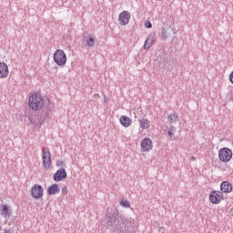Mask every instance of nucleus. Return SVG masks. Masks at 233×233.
Returning a JSON list of instances; mask_svg holds the SVG:
<instances>
[{
  "instance_id": "17",
  "label": "nucleus",
  "mask_w": 233,
  "mask_h": 233,
  "mask_svg": "<svg viewBox=\"0 0 233 233\" xmlns=\"http://www.w3.org/2000/svg\"><path fill=\"white\" fill-rule=\"evenodd\" d=\"M119 121L120 125H122V127H125L126 128H128V127L132 125V119L127 116H121Z\"/></svg>"
},
{
  "instance_id": "11",
  "label": "nucleus",
  "mask_w": 233,
  "mask_h": 233,
  "mask_svg": "<svg viewBox=\"0 0 233 233\" xmlns=\"http://www.w3.org/2000/svg\"><path fill=\"white\" fill-rule=\"evenodd\" d=\"M66 169L65 168H60L58 169L53 176L54 181L59 182L63 181V179H66Z\"/></svg>"
},
{
  "instance_id": "5",
  "label": "nucleus",
  "mask_w": 233,
  "mask_h": 233,
  "mask_svg": "<svg viewBox=\"0 0 233 233\" xmlns=\"http://www.w3.org/2000/svg\"><path fill=\"white\" fill-rule=\"evenodd\" d=\"M218 159L222 163H228L232 159V150L228 147H222L218 151Z\"/></svg>"
},
{
  "instance_id": "19",
  "label": "nucleus",
  "mask_w": 233,
  "mask_h": 233,
  "mask_svg": "<svg viewBox=\"0 0 233 233\" xmlns=\"http://www.w3.org/2000/svg\"><path fill=\"white\" fill-rule=\"evenodd\" d=\"M178 120H179V116H177V113H173V114L171 113L167 116V121H168V123H170V125H172L174 123H177Z\"/></svg>"
},
{
  "instance_id": "13",
  "label": "nucleus",
  "mask_w": 233,
  "mask_h": 233,
  "mask_svg": "<svg viewBox=\"0 0 233 233\" xmlns=\"http://www.w3.org/2000/svg\"><path fill=\"white\" fill-rule=\"evenodd\" d=\"M232 184L228 181H223L220 184V192H222V194H230V192H232Z\"/></svg>"
},
{
  "instance_id": "14",
  "label": "nucleus",
  "mask_w": 233,
  "mask_h": 233,
  "mask_svg": "<svg viewBox=\"0 0 233 233\" xmlns=\"http://www.w3.org/2000/svg\"><path fill=\"white\" fill-rule=\"evenodd\" d=\"M8 65L5 62H0V79H5V77H8Z\"/></svg>"
},
{
  "instance_id": "29",
  "label": "nucleus",
  "mask_w": 233,
  "mask_h": 233,
  "mask_svg": "<svg viewBox=\"0 0 233 233\" xmlns=\"http://www.w3.org/2000/svg\"><path fill=\"white\" fill-rule=\"evenodd\" d=\"M191 159L195 160V159H196V157H191Z\"/></svg>"
},
{
  "instance_id": "16",
  "label": "nucleus",
  "mask_w": 233,
  "mask_h": 233,
  "mask_svg": "<svg viewBox=\"0 0 233 233\" xmlns=\"http://www.w3.org/2000/svg\"><path fill=\"white\" fill-rule=\"evenodd\" d=\"M61 192V188H59V185L53 184L47 188L48 196H56V194H59Z\"/></svg>"
},
{
  "instance_id": "8",
  "label": "nucleus",
  "mask_w": 233,
  "mask_h": 233,
  "mask_svg": "<svg viewBox=\"0 0 233 233\" xmlns=\"http://www.w3.org/2000/svg\"><path fill=\"white\" fill-rule=\"evenodd\" d=\"M45 194L43 186L35 184L31 187V196L34 199H41Z\"/></svg>"
},
{
  "instance_id": "26",
  "label": "nucleus",
  "mask_w": 233,
  "mask_h": 233,
  "mask_svg": "<svg viewBox=\"0 0 233 233\" xmlns=\"http://www.w3.org/2000/svg\"><path fill=\"white\" fill-rule=\"evenodd\" d=\"M144 25H145L146 28H152V22H150L148 20H147Z\"/></svg>"
},
{
  "instance_id": "27",
  "label": "nucleus",
  "mask_w": 233,
  "mask_h": 233,
  "mask_svg": "<svg viewBox=\"0 0 233 233\" xmlns=\"http://www.w3.org/2000/svg\"><path fill=\"white\" fill-rule=\"evenodd\" d=\"M229 81H230V83H232V85H233V71L230 73V75H229Z\"/></svg>"
},
{
  "instance_id": "9",
  "label": "nucleus",
  "mask_w": 233,
  "mask_h": 233,
  "mask_svg": "<svg viewBox=\"0 0 233 233\" xmlns=\"http://www.w3.org/2000/svg\"><path fill=\"white\" fill-rule=\"evenodd\" d=\"M119 25L125 26L130 23V14L128 11H122L118 16Z\"/></svg>"
},
{
  "instance_id": "24",
  "label": "nucleus",
  "mask_w": 233,
  "mask_h": 233,
  "mask_svg": "<svg viewBox=\"0 0 233 233\" xmlns=\"http://www.w3.org/2000/svg\"><path fill=\"white\" fill-rule=\"evenodd\" d=\"M56 167H60L61 168H66V164L63 160L56 161Z\"/></svg>"
},
{
  "instance_id": "12",
  "label": "nucleus",
  "mask_w": 233,
  "mask_h": 233,
  "mask_svg": "<svg viewBox=\"0 0 233 233\" xmlns=\"http://www.w3.org/2000/svg\"><path fill=\"white\" fill-rule=\"evenodd\" d=\"M82 45H84V46H88L89 48H94V46H96V39L91 35H88L87 36L83 37Z\"/></svg>"
},
{
  "instance_id": "28",
  "label": "nucleus",
  "mask_w": 233,
  "mask_h": 233,
  "mask_svg": "<svg viewBox=\"0 0 233 233\" xmlns=\"http://www.w3.org/2000/svg\"><path fill=\"white\" fill-rule=\"evenodd\" d=\"M5 233H14V230H12V229H5Z\"/></svg>"
},
{
  "instance_id": "21",
  "label": "nucleus",
  "mask_w": 233,
  "mask_h": 233,
  "mask_svg": "<svg viewBox=\"0 0 233 233\" xmlns=\"http://www.w3.org/2000/svg\"><path fill=\"white\" fill-rule=\"evenodd\" d=\"M159 36L161 37V39H163V41H167V39H168V33H167V28L162 27Z\"/></svg>"
},
{
  "instance_id": "7",
  "label": "nucleus",
  "mask_w": 233,
  "mask_h": 233,
  "mask_svg": "<svg viewBox=\"0 0 233 233\" xmlns=\"http://www.w3.org/2000/svg\"><path fill=\"white\" fill-rule=\"evenodd\" d=\"M225 198H223V192L218 190H213L209 193V201L213 205H219L220 201H223Z\"/></svg>"
},
{
  "instance_id": "18",
  "label": "nucleus",
  "mask_w": 233,
  "mask_h": 233,
  "mask_svg": "<svg viewBox=\"0 0 233 233\" xmlns=\"http://www.w3.org/2000/svg\"><path fill=\"white\" fill-rule=\"evenodd\" d=\"M140 128L142 130H147V128H150V121L147 118H142L138 121Z\"/></svg>"
},
{
  "instance_id": "15",
  "label": "nucleus",
  "mask_w": 233,
  "mask_h": 233,
  "mask_svg": "<svg viewBox=\"0 0 233 233\" xmlns=\"http://www.w3.org/2000/svg\"><path fill=\"white\" fill-rule=\"evenodd\" d=\"M154 39H156V34L151 33L147 35L144 44V50H148L152 46Z\"/></svg>"
},
{
  "instance_id": "10",
  "label": "nucleus",
  "mask_w": 233,
  "mask_h": 233,
  "mask_svg": "<svg viewBox=\"0 0 233 233\" xmlns=\"http://www.w3.org/2000/svg\"><path fill=\"white\" fill-rule=\"evenodd\" d=\"M141 150L142 152H150V150H152V139H150L149 137H146L144 139H142L141 144Z\"/></svg>"
},
{
  "instance_id": "6",
  "label": "nucleus",
  "mask_w": 233,
  "mask_h": 233,
  "mask_svg": "<svg viewBox=\"0 0 233 233\" xmlns=\"http://www.w3.org/2000/svg\"><path fill=\"white\" fill-rule=\"evenodd\" d=\"M42 159H43V165L44 168L46 170H48L52 165V158L50 155V149L48 147H43L42 149Z\"/></svg>"
},
{
  "instance_id": "2",
  "label": "nucleus",
  "mask_w": 233,
  "mask_h": 233,
  "mask_svg": "<svg viewBox=\"0 0 233 233\" xmlns=\"http://www.w3.org/2000/svg\"><path fill=\"white\" fill-rule=\"evenodd\" d=\"M137 224L134 218H129L123 220L117 227V233H136Z\"/></svg>"
},
{
  "instance_id": "20",
  "label": "nucleus",
  "mask_w": 233,
  "mask_h": 233,
  "mask_svg": "<svg viewBox=\"0 0 233 233\" xmlns=\"http://www.w3.org/2000/svg\"><path fill=\"white\" fill-rule=\"evenodd\" d=\"M10 212V207H8L6 204H4L1 206L0 214L3 216V218H6V216H10L8 214Z\"/></svg>"
},
{
  "instance_id": "22",
  "label": "nucleus",
  "mask_w": 233,
  "mask_h": 233,
  "mask_svg": "<svg viewBox=\"0 0 233 233\" xmlns=\"http://www.w3.org/2000/svg\"><path fill=\"white\" fill-rule=\"evenodd\" d=\"M121 207H124L125 208H130V202L127 199H122L120 201Z\"/></svg>"
},
{
  "instance_id": "4",
  "label": "nucleus",
  "mask_w": 233,
  "mask_h": 233,
  "mask_svg": "<svg viewBox=\"0 0 233 233\" xmlns=\"http://www.w3.org/2000/svg\"><path fill=\"white\" fill-rule=\"evenodd\" d=\"M53 59L58 66H65L66 65V55L62 49H57L54 53Z\"/></svg>"
},
{
  "instance_id": "1",
  "label": "nucleus",
  "mask_w": 233,
  "mask_h": 233,
  "mask_svg": "<svg viewBox=\"0 0 233 233\" xmlns=\"http://www.w3.org/2000/svg\"><path fill=\"white\" fill-rule=\"evenodd\" d=\"M28 105L31 110H35L36 112L43 108L41 114L37 116L39 127H42L45 121L52 116V108H54L52 102H50V99L45 102L39 93H35L29 97Z\"/></svg>"
},
{
  "instance_id": "23",
  "label": "nucleus",
  "mask_w": 233,
  "mask_h": 233,
  "mask_svg": "<svg viewBox=\"0 0 233 233\" xmlns=\"http://www.w3.org/2000/svg\"><path fill=\"white\" fill-rule=\"evenodd\" d=\"M174 128H176L174 126H171L167 130V136L172 139L174 137Z\"/></svg>"
},
{
  "instance_id": "3",
  "label": "nucleus",
  "mask_w": 233,
  "mask_h": 233,
  "mask_svg": "<svg viewBox=\"0 0 233 233\" xmlns=\"http://www.w3.org/2000/svg\"><path fill=\"white\" fill-rule=\"evenodd\" d=\"M119 223H121V220H119V211L117 209H113L110 212H107L106 224L108 227H114V228H116V227H119Z\"/></svg>"
},
{
  "instance_id": "25",
  "label": "nucleus",
  "mask_w": 233,
  "mask_h": 233,
  "mask_svg": "<svg viewBox=\"0 0 233 233\" xmlns=\"http://www.w3.org/2000/svg\"><path fill=\"white\" fill-rule=\"evenodd\" d=\"M62 194H63V196H66V194H68V187L64 186L62 187Z\"/></svg>"
}]
</instances>
